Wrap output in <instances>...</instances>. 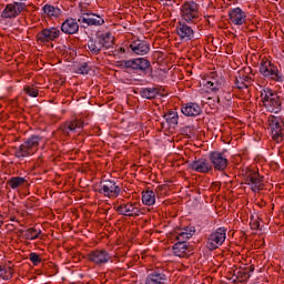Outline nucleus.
Instances as JSON below:
<instances>
[{"label": "nucleus", "mask_w": 284, "mask_h": 284, "mask_svg": "<svg viewBox=\"0 0 284 284\" xmlns=\"http://www.w3.org/2000/svg\"><path fill=\"white\" fill-rule=\"evenodd\" d=\"M189 247H190V244L187 242L178 241V243L173 245L172 250L175 256H179L180 258H184V256H187Z\"/></svg>", "instance_id": "nucleus-27"}, {"label": "nucleus", "mask_w": 284, "mask_h": 284, "mask_svg": "<svg viewBox=\"0 0 284 284\" xmlns=\"http://www.w3.org/2000/svg\"><path fill=\"white\" fill-rule=\"evenodd\" d=\"M251 225V230H258L261 227V223L258 222V220H252L250 222Z\"/></svg>", "instance_id": "nucleus-41"}, {"label": "nucleus", "mask_w": 284, "mask_h": 284, "mask_svg": "<svg viewBox=\"0 0 284 284\" xmlns=\"http://www.w3.org/2000/svg\"><path fill=\"white\" fill-rule=\"evenodd\" d=\"M246 185H250L252 192H261L265 185L263 184V176L258 171H250L246 176Z\"/></svg>", "instance_id": "nucleus-16"}, {"label": "nucleus", "mask_w": 284, "mask_h": 284, "mask_svg": "<svg viewBox=\"0 0 284 284\" xmlns=\"http://www.w3.org/2000/svg\"><path fill=\"white\" fill-rule=\"evenodd\" d=\"M0 219H3V216H2V215H0Z\"/></svg>", "instance_id": "nucleus-49"}, {"label": "nucleus", "mask_w": 284, "mask_h": 284, "mask_svg": "<svg viewBox=\"0 0 284 284\" xmlns=\"http://www.w3.org/2000/svg\"><path fill=\"white\" fill-rule=\"evenodd\" d=\"M229 19L233 26H243L247 21V13L243 9L236 7L229 11Z\"/></svg>", "instance_id": "nucleus-19"}, {"label": "nucleus", "mask_w": 284, "mask_h": 284, "mask_svg": "<svg viewBox=\"0 0 284 284\" xmlns=\"http://www.w3.org/2000/svg\"><path fill=\"white\" fill-rule=\"evenodd\" d=\"M209 160L212 165V170L215 172H225L230 165V160L225 156V153L219 151H212L209 154Z\"/></svg>", "instance_id": "nucleus-12"}, {"label": "nucleus", "mask_w": 284, "mask_h": 284, "mask_svg": "<svg viewBox=\"0 0 284 284\" xmlns=\"http://www.w3.org/2000/svg\"><path fill=\"white\" fill-rule=\"evenodd\" d=\"M168 275L161 270L149 273L144 280V284H166Z\"/></svg>", "instance_id": "nucleus-21"}, {"label": "nucleus", "mask_w": 284, "mask_h": 284, "mask_svg": "<svg viewBox=\"0 0 284 284\" xmlns=\"http://www.w3.org/2000/svg\"><path fill=\"white\" fill-rule=\"evenodd\" d=\"M207 88H210L211 90H214V91L217 90L216 87H214V82H211V81L207 82Z\"/></svg>", "instance_id": "nucleus-43"}, {"label": "nucleus", "mask_w": 284, "mask_h": 284, "mask_svg": "<svg viewBox=\"0 0 284 284\" xmlns=\"http://www.w3.org/2000/svg\"><path fill=\"white\" fill-rule=\"evenodd\" d=\"M29 260L33 265H39L42 261L41 256L37 253H30L29 254Z\"/></svg>", "instance_id": "nucleus-39"}, {"label": "nucleus", "mask_w": 284, "mask_h": 284, "mask_svg": "<svg viewBox=\"0 0 284 284\" xmlns=\"http://www.w3.org/2000/svg\"><path fill=\"white\" fill-rule=\"evenodd\" d=\"M0 227H3V220H0Z\"/></svg>", "instance_id": "nucleus-46"}, {"label": "nucleus", "mask_w": 284, "mask_h": 284, "mask_svg": "<svg viewBox=\"0 0 284 284\" xmlns=\"http://www.w3.org/2000/svg\"><path fill=\"white\" fill-rule=\"evenodd\" d=\"M260 74L266 79H272L273 81H283L281 73H278V67H276L268 59H263L260 64Z\"/></svg>", "instance_id": "nucleus-11"}, {"label": "nucleus", "mask_w": 284, "mask_h": 284, "mask_svg": "<svg viewBox=\"0 0 284 284\" xmlns=\"http://www.w3.org/2000/svg\"><path fill=\"white\" fill-rule=\"evenodd\" d=\"M227 239V229L219 227L213 231L206 239V247L210 252H214V250H219L225 240Z\"/></svg>", "instance_id": "nucleus-8"}, {"label": "nucleus", "mask_w": 284, "mask_h": 284, "mask_svg": "<svg viewBox=\"0 0 284 284\" xmlns=\"http://www.w3.org/2000/svg\"><path fill=\"white\" fill-rule=\"evenodd\" d=\"M44 14L49 17V19H59L61 17V10L59 7H54L52 4H44L42 8Z\"/></svg>", "instance_id": "nucleus-31"}, {"label": "nucleus", "mask_w": 284, "mask_h": 284, "mask_svg": "<svg viewBox=\"0 0 284 284\" xmlns=\"http://www.w3.org/2000/svg\"><path fill=\"white\" fill-rule=\"evenodd\" d=\"M115 68H119L120 70H135L145 72L150 68V61L145 58L120 60L115 62Z\"/></svg>", "instance_id": "nucleus-5"}, {"label": "nucleus", "mask_w": 284, "mask_h": 284, "mask_svg": "<svg viewBox=\"0 0 284 284\" xmlns=\"http://www.w3.org/2000/svg\"><path fill=\"white\" fill-rule=\"evenodd\" d=\"M252 85V77L243 73L235 79V87L237 90H247Z\"/></svg>", "instance_id": "nucleus-29"}, {"label": "nucleus", "mask_w": 284, "mask_h": 284, "mask_svg": "<svg viewBox=\"0 0 284 284\" xmlns=\"http://www.w3.org/2000/svg\"><path fill=\"white\" fill-rule=\"evenodd\" d=\"M142 203L149 207L156 203V194L152 190H146L142 192Z\"/></svg>", "instance_id": "nucleus-32"}, {"label": "nucleus", "mask_w": 284, "mask_h": 284, "mask_svg": "<svg viewBox=\"0 0 284 284\" xmlns=\"http://www.w3.org/2000/svg\"><path fill=\"white\" fill-rule=\"evenodd\" d=\"M204 19H206L207 26H212V22H214L215 17L214 16H204Z\"/></svg>", "instance_id": "nucleus-42"}, {"label": "nucleus", "mask_w": 284, "mask_h": 284, "mask_svg": "<svg viewBox=\"0 0 284 284\" xmlns=\"http://www.w3.org/2000/svg\"><path fill=\"white\" fill-rule=\"evenodd\" d=\"M90 70H91L90 64L88 62H83L78 67L77 74H88Z\"/></svg>", "instance_id": "nucleus-38"}, {"label": "nucleus", "mask_w": 284, "mask_h": 284, "mask_svg": "<svg viewBox=\"0 0 284 284\" xmlns=\"http://www.w3.org/2000/svg\"><path fill=\"white\" fill-rule=\"evenodd\" d=\"M87 45L89 52H91L94 57L101 54V50H103V45L101 44L98 37L89 39Z\"/></svg>", "instance_id": "nucleus-28"}, {"label": "nucleus", "mask_w": 284, "mask_h": 284, "mask_svg": "<svg viewBox=\"0 0 284 284\" xmlns=\"http://www.w3.org/2000/svg\"><path fill=\"white\" fill-rule=\"evenodd\" d=\"M26 183H28V180L21 176H12L7 181V185H9L11 190H18V187H23Z\"/></svg>", "instance_id": "nucleus-33"}, {"label": "nucleus", "mask_w": 284, "mask_h": 284, "mask_svg": "<svg viewBox=\"0 0 284 284\" xmlns=\"http://www.w3.org/2000/svg\"><path fill=\"white\" fill-rule=\"evenodd\" d=\"M181 112L184 116H200L203 109H201V105L196 102H187L181 105Z\"/></svg>", "instance_id": "nucleus-23"}, {"label": "nucleus", "mask_w": 284, "mask_h": 284, "mask_svg": "<svg viewBox=\"0 0 284 284\" xmlns=\"http://www.w3.org/2000/svg\"><path fill=\"white\" fill-rule=\"evenodd\" d=\"M268 129L271 130V135L273 141L276 143H283L284 135V122L283 119L276 115L268 116Z\"/></svg>", "instance_id": "nucleus-9"}, {"label": "nucleus", "mask_w": 284, "mask_h": 284, "mask_svg": "<svg viewBox=\"0 0 284 284\" xmlns=\"http://www.w3.org/2000/svg\"><path fill=\"white\" fill-rule=\"evenodd\" d=\"M14 274V270L12 266L9 265H0V276L3 278V281H10L12 278V275Z\"/></svg>", "instance_id": "nucleus-35"}, {"label": "nucleus", "mask_w": 284, "mask_h": 284, "mask_svg": "<svg viewBox=\"0 0 284 284\" xmlns=\"http://www.w3.org/2000/svg\"><path fill=\"white\" fill-rule=\"evenodd\" d=\"M29 201H31V203H34V202H37V199L36 197H30Z\"/></svg>", "instance_id": "nucleus-45"}, {"label": "nucleus", "mask_w": 284, "mask_h": 284, "mask_svg": "<svg viewBox=\"0 0 284 284\" xmlns=\"http://www.w3.org/2000/svg\"><path fill=\"white\" fill-rule=\"evenodd\" d=\"M113 209L120 216H128L129 219H136V216L145 214V210L141 209L139 202L121 203L120 205H114Z\"/></svg>", "instance_id": "nucleus-4"}, {"label": "nucleus", "mask_w": 284, "mask_h": 284, "mask_svg": "<svg viewBox=\"0 0 284 284\" xmlns=\"http://www.w3.org/2000/svg\"><path fill=\"white\" fill-rule=\"evenodd\" d=\"M95 192L106 199H119L121 186H119L114 180H102L95 189Z\"/></svg>", "instance_id": "nucleus-6"}, {"label": "nucleus", "mask_w": 284, "mask_h": 284, "mask_svg": "<svg viewBox=\"0 0 284 284\" xmlns=\"http://www.w3.org/2000/svg\"><path fill=\"white\" fill-rule=\"evenodd\" d=\"M175 32L180 41H194L196 34L194 28L190 27V22H185L184 20H179L176 22Z\"/></svg>", "instance_id": "nucleus-13"}, {"label": "nucleus", "mask_w": 284, "mask_h": 284, "mask_svg": "<svg viewBox=\"0 0 284 284\" xmlns=\"http://www.w3.org/2000/svg\"><path fill=\"white\" fill-rule=\"evenodd\" d=\"M10 221H12V222L16 221L17 223H19V221H17V217H14V216H11V217H10Z\"/></svg>", "instance_id": "nucleus-44"}, {"label": "nucleus", "mask_w": 284, "mask_h": 284, "mask_svg": "<svg viewBox=\"0 0 284 284\" xmlns=\"http://www.w3.org/2000/svg\"><path fill=\"white\" fill-rule=\"evenodd\" d=\"M87 258L90 263L101 266V265H105V263H110V261H112V255L105 248H100V250L91 251L87 255Z\"/></svg>", "instance_id": "nucleus-14"}, {"label": "nucleus", "mask_w": 284, "mask_h": 284, "mask_svg": "<svg viewBox=\"0 0 284 284\" xmlns=\"http://www.w3.org/2000/svg\"><path fill=\"white\" fill-rule=\"evenodd\" d=\"M26 10H28V4H26V2L13 1L6 4L1 12V17L2 19H17V17H20L21 12H26Z\"/></svg>", "instance_id": "nucleus-10"}, {"label": "nucleus", "mask_w": 284, "mask_h": 284, "mask_svg": "<svg viewBox=\"0 0 284 284\" xmlns=\"http://www.w3.org/2000/svg\"><path fill=\"white\" fill-rule=\"evenodd\" d=\"M164 116L166 123H169L171 128H176V125H179V113L176 111H169Z\"/></svg>", "instance_id": "nucleus-34"}, {"label": "nucleus", "mask_w": 284, "mask_h": 284, "mask_svg": "<svg viewBox=\"0 0 284 284\" xmlns=\"http://www.w3.org/2000/svg\"><path fill=\"white\" fill-rule=\"evenodd\" d=\"M84 124L83 119L70 120L60 125V131L64 136H70V132H75L77 129L83 128Z\"/></svg>", "instance_id": "nucleus-18"}, {"label": "nucleus", "mask_w": 284, "mask_h": 284, "mask_svg": "<svg viewBox=\"0 0 284 284\" xmlns=\"http://www.w3.org/2000/svg\"><path fill=\"white\" fill-rule=\"evenodd\" d=\"M189 169L199 174H210L212 172V164L206 159H197L189 163Z\"/></svg>", "instance_id": "nucleus-17"}, {"label": "nucleus", "mask_w": 284, "mask_h": 284, "mask_svg": "<svg viewBox=\"0 0 284 284\" xmlns=\"http://www.w3.org/2000/svg\"><path fill=\"white\" fill-rule=\"evenodd\" d=\"M61 37V29L58 27L44 28L36 36L38 45H47V43H53Z\"/></svg>", "instance_id": "nucleus-7"}, {"label": "nucleus", "mask_w": 284, "mask_h": 284, "mask_svg": "<svg viewBox=\"0 0 284 284\" xmlns=\"http://www.w3.org/2000/svg\"><path fill=\"white\" fill-rule=\"evenodd\" d=\"M97 38L100 41L102 48L105 50L114 45V37H112V33L110 31L98 34Z\"/></svg>", "instance_id": "nucleus-26"}, {"label": "nucleus", "mask_w": 284, "mask_h": 284, "mask_svg": "<svg viewBox=\"0 0 284 284\" xmlns=\"http://www.w3.org/2000/svg\"><path fill=\"white\" fill-rule=\"evenodd\" d=\"M217 103H221V98H217Z\"/></svg>", "instance_id": "nucleus-47"}, {"label": "nucleus", "mask_w": 284, "mask_h": 284, "mask_svg": "<svg viewBox=\"0 0 284 284\" xmlns=\"http://www.w3.org/2000/svg\"><path fill=\"white\" fill-rule=\"evenodd\" d=\"M181 21L196 26L201 19V6L191 1H184L180 8Z\"/></svg>", "instance_id": "nucleus-3"}, {"label": "nucleus", "mask_w": 284, "mask_h": 284, "mask_svg": "<svg viewBox=\"0 0 284 284\" xmlns=\"http://www.w3.org/2000/svg\"><path fill=\"white\" fill-rule=\"evenodd\" d=\"M254 270H255L254 265H250L244 268L235 270L233 272V274H234V276H236V278L240 283H245V281H247L252 276Z\"/></svg>", "instance_id": "nucleus-25"}, {"label": "nucleus", "mask_w": 284, "mask_h": 284, "mask_svg": "<svg viewBox=\"0 0 284 284\" xmlns=\"http://www.w3.org/2000/svg\"><path fill=\"white\" fill-rule=\"evenodd\" d=\"M125 48L124 47H118L114 51H113V57H119V54H125Z\"/></svg>", "instance_id": "nucleus-40"}, {"label": "nucleus", "mask_w": 284, "mask_h": 284, "mask_svg": "<svg viewBox=\"0 0 284 284\" xmlns=\"http://www.w3.org/2000/svg\"><path fill=\"white\" fill-rule=\"evenodd\" d=\"M78 22L82 26V28H90L92 26H103L105 20L103 17L97 13L87 12L81 13V16L78 18Z\"/></svg>", "instance_id": "nucleus-15"}, {"label": "nucleus", "mask_w": 284, "mask_h": 284, "mask_svg": "<svg viewBox=\"0 0 284 284\" xmlns=\"http://www.w3.org/2000/svg\"><path fill=\"white\" fill-rule=\"evenodd\" d=\"M261 105L265 108L266 112H271L273 114H278L281 110H283V102L281 101V97L275 90L271 88H264L260 94Z\"/></svg>", "instance_id": "nucleus-1"}, {"label": "nucleus", "mask_w": 284, "mask_h": 284, "mask_svg": "<svg viewBox=\"0 0 284 284\" xmlns=\"http://www.w3.org/2000/svg\"><path fill=\"white\" fill-rule=\"evenodd\" d=\"M79 20L74 18H67L61 24V32L63 34H79Z\"/></svg>", "instance_id": "nucleus-22"}, {"label": "nucleus", "mask_w": 284, "mask_h": 284, "mask_svg": "<svg viewBox=\"0 0 284 284\" xmlns=\"http://www.w3.org/2000/svg\"><path fill=\"white\" fill-rule=\"evenodd\" d=\"M23 91L29 97H33V98L39 97V89L37 87H34V84H30V85L24 87Z\"/></svg>", "instance_id": "nucleus-37"}, {"label": "nucleus", "mask_w": 284, "mask_h": 284, "mask_svg": "<svg viewBox=\"0 0 284 284\" xmlns=\"http://www.w3.org/2000/svg\"><path fill=\"white\" fill-rule=\"evenodd\" d=\"M163 87L142 88L140 90V95L142 97V99H148L149 101H152V99L163 97Z\"/></svg>", "instance_id": "nucleus-24"}, {"label": "nucleus", "mask_w": 284, "mask_h": 284, "mask_svg": "<svg viewBox=\"0 0 284 284\" xmlns=\"http://www.w3.org/2000/svg\"><path fill=\"white\" fill-rule=\"evenodd\" d=\"M41 141H43L42 136L31 135L19 148L14 149L16 159H28V156H33V154H37V152H39Z\"/></svg>", "instance_id": "nucleus-2"}, {"label": "nucleus", "mask_w": 284, "mask_h": 284, "mask_svg": "<svg viewBox=\"0 0 284 284\" xmlns=\"http://www.w3.org/2000/svg\"><path fill=\"white\" fill-rule=\"evenodd\" d=\"M213 185H219V182H214Z\"/></svg>", "instance_id": "nucleus-48"}, {"label": "nucleus", "mask_w": 284, "mask_h": 284, "mask_svg": "<svg viewBox=\"0 0 284 284\" xmlns=\"http://www.w3.org/2000/svg\"><path fill=\"white\" fill-rule=\"evenodd\" d=\"M39 236H41V230L30 227L27 231H24V239H27V241H37Z\"/></svg>", "instance_id": "nucleus-36"}, {"label": "nucleus", "mask_w": 284, "mask_h": 284, "mask_svg": "<svg viewBox=\"0 0 284 284\" xmlns=\"http://www.w3.org/2000/svg\"><path fill=\"white\" fill-rule=\"evenodd\" d=\"M129 49L140 57H144V54H148L150 52V43L145 40H133L129 44Z\"/></svg>", "instance_id": "nucleus-20"}, {"label": "nucleus", "mask_w": 284, "mask_h": 284, "mask_svg": "<svg viewBox=\"0 0 284 284\" xmlns=\"http://www.w3.org/2000/svg\"><path fill=\"white\" fill-rule=\"evenodd\" d=\"M194 230L185 227L176 231L175 241H180L182 243H187V240L194 236Z\"/></svg>", "instance_id": "nucleus-30"}]
</instances>
